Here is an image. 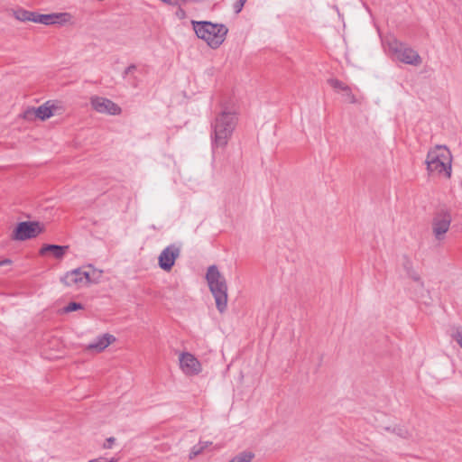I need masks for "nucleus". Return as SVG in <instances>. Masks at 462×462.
<instances>
[{
	"label": "nucleus",
	"instance_id": "f257e3e1",
	"mask_svg": "<svg viewBox=\"0 0 462 462\" xmlns=\"http://www.w3.org/2000/svg\"><path fill=\"white\" fill-rule=\"evenodd\" d=\"M428 171L449 179L452 171V155L448 146H432L426 159Z\"/></svg>",
	"mask_w": 462,
	"mask_h": 462
},
{
	"label": "nucleus",
	"instance_id": "f03ea898",
	"mask_svg": "<svg viewBox=\"0 0 462 462\" xmlns=\"http://www.w3.org/2000/svg\"><path fill=\"white\" fill-rule=\"evenodd\" d=\"M191 23L196 35L212 49L218 48L228 32L226 26L222 23L207 21H192Z\"/></svg>",
	"mask_w": 462,
	"mask_h": 462
},
{
	"label": "nucleus",
	"instance_id": "7ed1b4c3",
	"mask_svg": "<svg viewBox=\"0 0 462 462\" xmlns=\"http://www.w3.org/2000/svg\"><path fill=\"white\" fill-rule=\"evenodd\" d=\"M206 280L215 299L217 310L220 313H224L227 309L228 302L227 284L225 277L216 265H211L208 268Z\"/></svg>",
	"mask_w": 462,
	"mask_h": 462
},
{
	"label": "nucleus",
	"instance_id": "20e7f679",
	"mask_svg": "<svg viewBox=\"0 0 462 462\" xmlns=\"http://www.w3.org/2000/svg\"><path fill=\"white\" fill-rule=\"evenodd\" d=\"M65 110L66 108L62 101L52 99L44 102L37 107H28L23 112L21 116L28 122L35 120L46 121L52 116H61Z\"/></svg>",
	"mask_w": 462,
	"mask_h": 462
},
{
	"label": "nucleus",
	"instance_id": "39448f33",
	"mask_svg": "<svg viewBox=\"0 0 462 462\" xmlns=\"http://www.w3.org/2000/svg\"><path fill=\"white\" fill-rule=\"evenodd\" d=\"M238 121L236 113L223 112L219 114L212 124L213 139L217 144H226L229 141Z\"/></svg>",
	"mask_w": 462,
	"mask_h": 462
},
{
	"label": "nucleus",
	"instance_id": "423d86ee",
	"mask_svg": "<svg viewBox=\"0 0 462 462\" xmlns=\"http://www.w3.org/2000/svg\"><path fill=\"white\" fill-rule=\"evenodd\" d=\"M388 48L394 59L402 63L414 67L422 64L423 60L419 52L403 42L393 39L388 42Z\"/></svg>",
	"mask_w": 462,
	"mask_h": 462
},
{
	"label": "nucleus",
	"instance_id": "0eeeda50",
	"mask_svg": "<svg viewBox=\"0 0 462 462\" xmlns=\"http://www.w3.org/2000/svg\"><path fill=\"white\" fill-rule=\"evenodd\" d=\"M177 356L179 369L185 376L197 377L203 373V364L194 354L189 351H180Z\"/></svg>",
	"mask_w": 462,
	"mask_h": 462
},
{
	"label": "nucleus",
	"instance_id": "6e6552de",
	"mask_svg": "<svg viewBox=\"0 0 462 462\" xmlns=\"http://www.w3.org/2000/svg\"><path fill=\"white\" fill-rule=\"evenodd\" d=\"M95 271L90 273L84 268H77L65 273L61 278V282L68 287L79 289L86 287L91 282H96L92 278Z\"/></svg>",
	"mask_w": 462,
	"mask_h": 462
},
{
	"label": "nucleus",
	"instance_id": "1a4fd4ad",
	"mask_svg": "<svg viewBox=\"0 0 462 462\" xmlns=\"http://www.w3.org/2000/svg\"><path fill=\"white\" fill-rule=\"evenodd\" d=\"M35 23H41L47 26L51 25H72L74 23L73 15L69 13H51L35 14Z\"/></svg>",
	"mask_w": 462,
	"mask_h": 462
},
{
	"label": "nucleus",
	"instance_id": "9d476101",
	"mask_svg": "<svg viewBox=\"0 0 462 462\" xmlns=\"http://www.w3.org/2000/svg\"><path fill=\"white\" fill-rule=\"evenodd\" d=\"M452 217L448 212H440L434 216L431 222L432 234L435 239L441 242L445 239L451 225Z\"/></svg>",
	"mask_w": 462,
	"mask_h": 462
},
{
	"label": "nucleus",
	"instance_id": "9b49d317",
	"mask_svg": "<svg viewBox=\"0 0 462 462\" xmlns=\"http://www.w3.org/2000/svg\"><path fill=\"white\" fill-rule=\"evenodd\" d=\"M90 104L92 108L97 113L117 116L122 112L121 107L117 104L106 97H92Z\"/></svg>",
	"mask_w": 462,
	"mask_h": 462
},
{
	"label": "nucleus",
	"instance_id": "f8f14e48",
	"mask_svg": "<svg viewBox=\"0 0 462 462\" xmlns=\"http://www.w3.org/2000/svg\"><path fill=\"white\" fill-rule=\"evenodd\" d=\"M42 229V226L38 222H22L16 226L14 237L16 240L30 239L41 234Z\"/></svg>",
	"mask_w": 462,
	"mask_h": 462
},
{
	"label": "nucleus",
	"instance_id": "ddd939ff",
	"mask_svg": "<svg viewBox=\"0 0 462 462\" xmlns=\"http://www.w3.org/2000/svg\"><path fill=\"white\" fill-rule=\"evenodd\" d=\"M180 254V249L176 245H171L165 247L158 257L160 268L165 272H170Z\"/></svg>",
	"mask_w": 462,
	"mask_h": 462
},
{
	"label": "nucleus",
	"instance_id": "4468645a",
	"mask_svg": "<svg viewBox=\"0 0 462 462\" xmlns=\"http://www.w3.org/2000/svg\"><path fill=\"white\" fill-rule=\"evenodd\" d=\"M116 341V337L110 333H104L96 337L91 342L85 346V350L92 354L104 352L110 345Z\"/></svg>",
	"mask_w": 462,
	"mask_h": 462
},
{
	"label": "nucleus",
	"instance_id": "2eb2a0df",
	"mask_svg": "<svg viewBox=\"0 0 462 462\" xmlns=\"http://www.w3.org/2000/svg\"><path fill=\"white\" fill-rule=\"evenodd\" d=\"M328 85L337 93L341 94L345 101L349 104L358 103V99L352 92L349 86L337 79H329L328 80Z\"/></svg>",
	"mask_w": 462,
	"mask_h": 462
},
{
	"label": "nucleus",
	"instance_id": "dca6fc26",
	"mask_svg": "<svg viewBox=\"0 0 462 462\" xmlns=\"http://www.w3.org/2000/svg\"><path fill=\"white\" fill-rule=\"evenodd\" d=\"M68 250L69 246L67 245H46L42 247L40 254L44 255L51 253L54 258L60 260L63 258Z\"/></svg>",
	"mask_w": 462,
	"mask_h": 462
},
{
	"label": "nucleus",
	"instance_id": "f3484780",
	"mask_svg": "<svg viewBox=\"0 0 462 462\" xmlns=\"http://www.w3.org/2000/svg\"><path fill=\"white\" fill-rule=\"evenodd\" d=\"M13 16L14 19H16L19 22L26 23V22H32L35 21V14L36 12H32L25 10L23 8H17L15 10H13Z\"/></svg>",
	"mask_w": 462,
	"mask_h": 462
},
{
	"label": "nucleus",
	"instance_id": "a211bd4d",
	"mask_svg": "<svg viewBox=\"0 0 462 462\" xmlns=\"http://www.w3.org/2000/svg\"><path fill=\"white\" fill-rule=\"evenodd\" d=\"M254 455L251 451H243L236 455L228 462H251Z\"/></svg>",
	"mask_w": 462,
	"mask_h": 462
},
{
	"label": "nucleus",
	"instance_id": "6ab92c4d",
	"mask_svg": "<svg viewBox=\"0 0 462 462\" xmlns=\"http://www.w3.org/2000/svg\"><path fill=\"white\" fill-rule=\"evenodd\" d=\"M83 309V305L78 302H69L67 306L63 308V312L69 313L76 310H79Z\"/></svg>",
	"mask_w": 462,
	"mask_h": 462
},
{
	"label": "nucleus",
	"instance_id": "aec40b11",
	"mask_svg": "<svg viewBox=\"0 0 462 462\" xmlns=\"http://www.w3.org/2000/svg\"><path fill=\"white\" fill-rule=\"evenodd\" d=\"M199 444L203 448L204 451L220 448L219 446L214 445L211 441H199Z\"/></svg>",
	"mask_w": 462,
	"mask_h": 462
},
{
	"label": "nucleus",
	"instance_id": "412c9836",
	"mask_svg": "<svg viewBox=\"0 0 462 462\" xmlns=\"http://www.w3.org/2000/svg\"><path fill=\"white\" fill-rule=\"evenodd\" d=\"M204 450H203V448L201 447V445L199 443L197 445H195L191 450H190V453H189V457L190 458H193L195 457L196 456L203 453Z\"/></svg>",
	"mask_w": 462,
	"mask_h": 462
},
{
	"label": "nucleus",
	"instance_id": "4be33fe9",
	"mask_svg": "<svg viewBox=\"0 0 462 462\" xmlns=\"http://www.w3.org/2000/svg\"><path fill=\"white\" fill-rule=\"evenodd\" d=\"M137 69V67L136 65L134 64H132V65H129L128 67H126L124 70V77H127L129 75H133Z\"/></svg>",
	"mask_w": 462,
	"mask_h": 462
},
{
	"label": "nucleus",
	"instance_id": "5701e85b",
	"mask_svg": "<svg viewBox=\"0 0 462 462\" xmlns=\"http://www.w3.org/2000/svg\"><path fill=\"white\" fill-rule=\"evenodd\" d=\"M453 338L456 340V342L459 345V346L462 348V329H457L454 335Z\"/></svg>",
	"mask_w": 462,
	"mask_h": 462
},
{
	"label": "nucleus",
	"instance_id": "b1692460",
	"mask_svg": "<svg viewBox=\"0 0 462 462\" xmlns=\"http://www.w3.org/2000/svg\"><path fill=\"white\" fill-rule=\"evenodd\" d=\"M116 439L114 437H109L106 439L103 448H111L113 447V444L115 443Z\"/></svg>",
	"mask_w": 462,
	"mask_h": 462
},
{
	"label": "nucleus",
	"instance_id": "393cba45",
	"mask_svg": "<svg viewBox=\"0 0 462 462\" xmlns=\"http://www.w3.org/2000/svg\"><path fill=\"white\" fill-rule=\"evenodd\" d=\"M245 2H246V0H238V1L234 5V9H235V12H236V14H237V13H239V12L242 10V8H243V6H244V5H245Z\"/></svg>",
	"mask_w": 462,
	"mask_h": 462
},
{
	"label": "nucleus",
	"instance_id": "a878e982",
	"mask_svg": "<svg viewBox=\"0 0 462 462\" xmlns=\"http://www.w3.org/2000/svg\"><path fill=\"white\" fill-rule=\"evenodd\" d=\"M410 277H411L413 281L417 282L419 284L422 285V282H421V281H420V275H419L416 272H413V271H412V272H411V273H410Z\"/></svg>",
	"mask_w": 462,
	"mask_h": 462
},
{
	"label": "nucleus",
	"instance_id": "bb28decb",
	"mask_svg": "<svg viewBox=\"0 0 462 462\" xmlns=\"http://www.w3.org/2000/svg\"><path fill=\"white\" fill-rule=\"evenodd\" d=\"M88 462H114V460L112 459V460L108 461V460H106L105 458H97V459H92V460H90Z\"/></svg>",
	"mask_w": 462,
	"mask_h": 462
}]
</instances>
